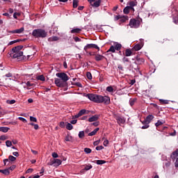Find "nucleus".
<instances>
[{
    "mask_svg": "<svg viewBox=\"0 0 178 178\" xmlns=\"http://www.w3.org/2000/svg\"><path fill=\"white\" fill-rule=\"evenodd\" d=\"M87 98L95 104H105V105H109L111 104V98L108 96H102L97 94H88Z\"/></svg>",
    "mask_w": 178,
    "mask_h": 178,
    "instance_id": "obj_1",
    "label": "nucleus"
},
{
    "mask_svg": "<svg viewBox=\"0 0 178 178\" xmlns=\"http://www.w3.org/2000/svg\"><path fill=\"white\" fill-rule=\"evenodd\" d=\"M22 49H23L22 45L15 47L8 52V55L13 59L17 58L19 60L22 56H23V51Z\"/></svg>",
    "mask_w": 178,
    "mask_h": 178,
    "instance_id": "obj_2",
    "label": "nucleus"
},
{
    "mask_svg": "<svg viewBox=\"0 0 178 178\" xmlns=\"http://www.w3.org/2000/svg\"><path fill=\"white\" fill-rule=\"evenodd\" d=\"M32 35L35 38H45L48 35V33L44 29H38L33 31Z\"/></svg>",
    "mask_w": 178,
    "mask_h": 178,
    "instance_id": "obj_3",
    "label": "nucleus"
},
{
    "mask_svg": "<svg viewBox=\"0 0 178 178\" xmlns=\"http://www.w3.org/2000/svg\"><path fill=\"white\" fill-rule=\"evenodd\" d=\"M154 120V115H149L146 117V118L143 120L141 121V123L144 124L141 127L143 129H148L149 127V124L151 123V121Z\"/></svg>",
    "mask_w": 178,
    "mask_h": 178,
    "instance_id": "obj_4",
    "label": "nucleus"
},
{
    "mask_svg": "<svg viewBox=\"0 0 178 178\" xmlns=\"http://www.w3.org/2000/svg\"><path fill=\"white\" fill-rule=\"evenodd\" d=\"M140 20L136 19H131L129 21V26L131 29H138L140 27Z\"/></svg>",
    "mask_w": 178,
    "mask_h": 178,
    "instance_id": "obj_5",
    "label": "nucleus"
},
{
    "mask_svg": "<svg viewBox=\"0 0 178 178\" xmlns=\"http://www.w3.org/2000/svg\"><path fill=\"white\" fill-rule=\"evenodd\" d=\"M92 48H95V49H97L98 51H99V47H98V45L95 44H88L84 47L83 49L85 52L88 53V51H90V49H92Z\"/></svg>",
    "mask_w": 178,
    "mask_h": 178,
    "instance_id": "obj_6",
    "label": "nucleus"
},
{
    "mask_svg": "<svg viewBox=\"0 0 178 178\" xmlns=\"http://www.w3.org/2000/svg\"><path fill=\"white\" fill-rule=\"evenodd\" d=\"M56 76L57 77H59V79H61L60 80L64 81L65 83L67 81V80H69V76L65 72L57 73Z\"/></svg>",
    "mask_w": 178,
    "mask_h": 178,
    "instance_id": "obj_7",
    "label": "nucleus"
},
{
    "mask_svg": "<svg viewBox=\"0 0 178 178\" xmlns=\"http://www.w3.org/2000/svg\"><path fill=\"white\" fill-rule=\"evenodd\" d=\"M54 83L57 87H65V81H63L60 79H55Z\"/></svg>",
    "mask_w": 178,
    "mask_h": 178,
    "instance_id": "obj_8",
    "label": "nucleus"
},
{
    "mask_svg": "<svg viewBox=\"0 0 178 178\" xmlns=\"http://www.w3.org/2000/svg\"><path fill=\"white\" fill-rule=\"evenodd\" d=\"M140 44H137L134 47V49L135 51H140V49H141L144 45V40L140 39Z\"/></svg>",
    "mask_w": 178,
    "mask_h": 178,
    "instance_id": "obj_9",
    "label": "nucleus"
},
{
    "mask_svg": "<svg viewBox=\"0 0 178 178\" xmlns=\"http://www.w3.org/2000/svg\"><path fill=\"white\" fill-rule=\"evenodd\" d=\"M137 3H138L137 1L134 0V1H130L129 2H128L127 5L130 8H131L133 12H134V6H137Z\"/></svg>",
    "mask_w": 178,
    "mask_h": 178,
    "instance_id": "obj_10",
    "label": "nucleus"
},
{
    "mask_svg": "<svg viewBox=\"0 0 178 178\" xmlns=\"http://www.w3.org/2000/svg\"><path fill=\"white\" fill-rule=\"evenodd\" d=\"M116 120L120 126H122V124H124V123H126V119H124L123 117H117Z\"/></svg>",
    "mask_w": 178,
    "mask_h": 178,
    "instance_id": "obj_11",
    "label": "nucleus"
},
{
    "mask_svg": "<svg viewBox=\"0 0 178 178\" xmlns=\"http://www.w3.org/2000/svg\"><path fill=\"white\" fill-rule=\"evenodd\" d=\"M101 2H102V0H95V1L90 5L92 8H99V6H101Z\"/></svg>",
    "mask_w": 178,
    "mask_h": 178,
    "instance_id": "obj_12",
    "label": "nucleus"
},
{
    "mask_svg": "<svg viewBox=\"0 0 178 178\" xmlns=\"http://www.w3.org/2000/svg\"><path fill=\"white\" fill-rule=\"evenodd\" d=\"M23 31H24V27H22L19 29L11 31L10 33H12V34H22Z\"/></svg>",
    "mask_w": 178,
    "mask_h": 178,
    "instance_id": "obj_13",
    "label": "nucleus"
},
{
    "mask_svg": "<svg viewBox=\"0 0 178 178\" xmlns=\"http://www.w3.org/2000/svg\"><path fill=\"white\" fill-rule=\"evenodd\" d=\"M98 119H99V115H95L88 118V122H97V120H98Z\"/></svg>",
    "mask_w": 178,
    "mask_h": 178,
    "instance_id": "obj_14",
    "label": "nucleus"
},
{
    "mask_svg": "<svg viewBox=\"0 0 178 178\" xmlns=\"http://www.w3.org/2000/svg\"><path fill=\"white\" fill-rule=\"evenodd\" d=\"M95 60L97 62H99V60H103V59H105V56L101 55V54H96L95 57Z\"/></svg>",
    "mask_w": 178,
    "mask_h": 178,
    "instance_id": "obj_15",
    "label": "nucleus"
},
{
    "mask_svg": "<svg viewBox=\"0 0 178 178\" xmlns=\"http://www.w3.org/2000/svg\"><path fill=\"white\" fill-rule=\"evenodd\" d=\"M81 31H82V29H79V28L74 29L71 30L72 34H80V33H81Z\"/></svg>",
    "mask_w": 178,
    "mask_h": 178,
    "instance_id": "obj_16",
    "label": "nucleus"
},
{
    "mask_svg": "<svg viewBox=\"0 0 178 178\" xmlns=\"http://www.w3.org/2000/svg\"><path fill=\"white\" fill-rule=\"evenodd\" d=\"M34 86H35V85L30 81L26 82V88H27V90H31V88H33V87Z\"/></svg>",
    "mask_w": 178,
    "mask_h": 178,
    "instance_id": "obj_17",
    "label": "nucleus"
},
{
    "mask_svg": "<svg viewBox=\"0 0 178 178\" xmlns=\"http://www.w3.org/2000/svg\"><path fill=\"white\" fill-rule=\"evenodd\" d=\"M124 55L125 56H131V55H133V51H131V49H127L125 50V52H124Z\"/></svg>",
    "mask_w": 178,
    "mask_h": 178,
    "instance_id": "obj_18",
    "label": "nucleus"
},
{
    "mask_svg": "<svg viewBox=\"0 0 178 178\" xmlns=\"http://www.w3.org/2000/svg\"><path fill=\"white\" fill-rule=\"evenodd\" d=\"M144 62H145V60H144V58H137L135 63H136V65H141V63H144Z\"/></svg>",
    "mask_w": 178,
    "mask_h": 178,
    "instance_id": "obj_19",
    "label": "nucleus"
},
{
    "mask_svg": "<svg viewBox=\"0 0 178 178\" xmlns=\"http://www.w3.org/2000/svg\"><path fill=\"white\" fill-rule=\"evenodd\" d=\"M130 10H133L129 6H127L124 8L123 12L124 15H129L130 13Z\"/></svg>",
    "mask_w": 178,
    "mask_h": 178,
    "instance_id": "obj_20",
    "label": "nucleus"
},
{
    "mask_svg": "<svg viewBox=\"0 0 178 178\" xmlns=\"http://www.w3.org/2000/svg\"><path fill=\"white\" fill-rule=\"evenodd\" d=\"M59 40V38L58 36H51L48 38V41L50 42H52L54 41H58Z\"/></svg>",
    "mask_w": 178,
    "mask_h": 178,
    "instance_id": "obj_21",
    "label": "nucleus"
},
{
    "mask_svg": "<svg viewBox=\"0 0 178 178\" xmlns=\"http://www.w3.org/2000/svg\"><path fill=\"white\" fill-rule=\"evenodd\" d=\"M98 131H99V128H96L92 132L89 133L88 136H95V134H97Z\"/></svg>",
    "mask_w": 178,
    "mask_h": 178,
    "instance_id": "obj_22",
    "label": "nucleus"
},
{
    "mask_svg": "<svg viewBox=\"0 0 178 178\" xmlns=\"http://www.w3.org/2000/svg\"><path fill=\"white\" fill-rule=\"evenodd\" d=\"M62 165V161L60 159H54V166H59Z\"/></svg>",
    "mask_w": 178,
    "mask_h": 178,
    "instance_id": "obj_23",
    "label": "nucleus"
},
{
    "mask_svg": "<svg viewBox=\"0 0 178 178\" xmlns=\"http://www.w3.org/2000/svg\"><path fill=\"white\" fill-rule=\"evenodd\" d=\"M65 128L67 130H73V125L69 122L65 123Z\"/></svg>",
    "mask_w": 178,
    "mask_h": 178,
    "instance_id": "obj_24",
    "label": "nucleus"
},
{
    "mask_svg": "<svg viewBox=\"0 0 178 178\" xmlns=\"http://www.w3.org/2000/svg\"><path fill=\"white\" fill-rule=\"evenodd\" d=\"M114 48L116 51H120V49H122V44L119 43H115L114 44Z\"/></svg>",
    "mask_w": 178,
    "mask_h": 178,
    "instance_id": "obj_25",
    "label": "nucleus"
},
{
    "mask_svg": "<svg viewBox=\"0 0 178 178\" xmlns=\"http://www.w3.org/2000/svg\"><path fill=\"white\" fill-rule=\"evenodd\" d=\"M0 131H2L3 133H8V131H9V128L6 127H0Z\"/></svg>",
    "mask_w": 178,
    "mask_h": 178,
    "instance_id": "obj_26",
    "label": "nucleus"
},
{
    "mask_svg": "<svg viewBox=\"0 0 178 178\" xmlns=\"http://www.w3.org/2000/svg\"><path fill=\"white\" fill-rule=\"evenodd\" d=\"M95 163H97V165H104V163H106V161H105V160H97L95 161Z\"/></svg>",
    "mask_w": 178,
    "mask_h": 178,
    "instance_id": "obj_27",
    "label": "nucleus"
},
{
    "mask_svg": "<svg viewBox=\"0 0 178 178\" xmlns=\"http://www.w3.org/2000/svg\"><path fill=\"white\" fill-rule=\"evenodd\" d=\"M165 123V121L158 120L157 122L155 124L156 127H159V126H162Z\"/></svg>",
    "mask_w": 178,
    "mask_h": 178,
    "instance_id": "obj_28",
    "label": "nucleus"
},
{
    "mask_svg": "<svg viewBox=\"0 0 178 178\" xmlns=\"http://www.w3.org/2000/svg\"><path fill=\"white\" fill-rule=\"evenodd\" d=\"M53 30L50 31V33H52L53 34H55V33H58V26H52Z\"/></svg>",
    "mask_w": 178,
    "mask_h": 178,
    "instance_id": "obj_29",
    "label": "nucleus"
},
{
    "mask_svg": "<svg viewBox=\"0 0 178 178\" xmlns=\"http://www.w3.org/2000/svg\"><path fill=\"white\" fill-rule=\"evenodd\" d=\"M37 79L40 80V81H45V76H44V75H40L37 76Z\"/></svg>",
    "mask_w": 178,
    "mask_h": 178,
    "instance_id": "obj_30",
    "label": "nucleus"
},
{
    "mask_svg": "<svg viewBox=\"0 0 178 178\" xmlns=\"http://www.w3.org/2000/svg\"><path fill=\"white\" fill-rule=\"evenodd\" d=\"M77 6H79V1L73 0V8H76Z\"/></svg>",
    "mask_w": 178,
    "mask_h": 178,
    "instance_id": "obj_31",
    "label": "nucleus"
},
{
    "mask_svg": "<svg viewBox=\"0 0 178 178\" xmlns=\"http://www.w3.org/2000/svg\"><path fill=\"white\" fill-rule=\"evenodd\" d=\"M47 165H49V166H52V165H54V166H55V160L54 159H50V161L47 163Z\"/></svg>",
    "mask_w": 178,
    "mask_h": 178,
    "instance_id": "obj_32",
    "label": "nucleus"
},
{
    "mask_svg": "<svg viewBox=\"0 0 178 178\" xmlns=\"http://www.w3.org/2000/svg\"><path fill=\"white\" fill-rule=\"evenodd\" d=\"M86 109H82L78 113V115H79V116H83V115L86 114Z\"/></svg>",
    "mask_w": 178,
    "mask_h": 178,
    "instance_id": "obj_33",
    "label": "nucleus"
},
{
    "mask_svg": "<svg viewBox=\"0 0 178 178\" xmlns=\"http://www.w3.org/2000/svg\"><path fill=\"white\" fill-rule=\"evenodd\" d=\"M136 101H137V99H131L129 100V104L131 106H133V105H134V104L136 103Z\"/></svg>",
    "mask_w": 178,
    "mask_h": 178,
    "instance_id": "obj_34",
    "label": "nucleus"
},
{
    "mask_svg": "<svg viewBox=\"0 0 178 178\" xmlns=\"http://www.w3.org/2000/svg\"><path fill=\"white\" fill-rule=\"evenodd\" d=\"M115 46H111V47L109 48V49L107 51V52H113L115 53Z\"/></svg>",
    "mask_w": 178,
    "mask_h": 178,
    "instance_id": "obj_35",
    "label": "nucleus"
},
{
    "mask_svg": "<svg viewBox=\"0 0 178 178\" xmlns=\"http://www.w3.org/2000/svg\"><path fill=\"white\" fill-rule=\"evenodd\" d=\"M3 175H5L6 176H9V175H10V172L9 171V169L8 168L4 170Z\"/></svg>",
    "mask_w": 178,
    "mask_h": 178,
    "instance_id": "obj_36",
    "label": "nucleus"
},
{
    "mask_svg": "<svg viewBox=\"0 0 178 178\" xmlns=\"http://www.w3.org/2000/svg\"><path fill=\"white\" fill-rule=\"evenodd\" d=\"M161 104H163V105H168L169 104L168 100H163V99H160Z\"/></svg>",
    "mask_w": 178,
    "mask_h": 178,
    "instance_id": "obj_37",
    "label": "nucleus"
},
{
    "mask_svg": "<svg viewBox=\"0 0 178 178\" xmlns=\"http://www.w3.org/2000/svg\"><path fill=\"white\" fill-rule=\"evenodd\" d=\"M79 138H84V131H79Z\"/></svg>",
    "mask_w": 178,
    "mask_h": 178,
    "instance_id": "obj_38",
    "label": "nucleus"
},
{
    "mask_svg": "<svg viewBox=\"0 0 178 178\" xmlns=\"http://www.w3.org/2000/svg\"><path fill=\"white\" fill-rule=\"evenodd\" d=\"M91 149L88 148V147H86L84 149V152H86V154H91Z\"/></svg>",
    "mask_w": 178,
    "mask_h": 178,
    "instance_id": "obj_39",
    "label": "nucleus"
},
{
    "mask_svg": "<svg viewBox=\"0 0 178 178\" xmlns=\"http://www.w3.org/2000/svg\"><path fill=\"white\" fill-rule=\"evenodd\" d=\"M86 76H87L88 80H91L92 79V75L91 74V72H88L86 73Z\"/></svg>",
    "mask_w": 178,
    "mask_h": 178,
    "instance_id": "obj_40",
    "label": "nucleus"
},
{
    "mask_svg": "<svg viewBox=\"0 0 178 178\" xmlns=\"http://www.w3.org/2000/svg\"><path fill=\"white\" fill-rule=\"evenodd\" d=\"M106 91L108 92H113V88L112 86H108L106 88Z\"/></svg>",
    "mask_w": 178,
    "mask_h": 178,
    "instance_id": "obj_41",
    "label": "nucleus"
},
{
    "mask_svg": "<svg viewBox=\"0 0 178 178\" xmlns=\"http://www.w3.org/2000/svg\"><path fill=\"white\" fill-rule=\"evenodd\" d=\"M9 160L11 161V162H15V161H16V157L10 155L8 157Z\"/></svg>",
    "mask_w": 178,
    "mask_h": 178,
    "instance_id": "obj_42",
    "label": "nucleus"
},
{
    "mask_svg": "<svg viewBox=\"0 0 178 178\" xmlns=\"http://www.w3.org/2000/svg\"><path fill=\"white\" fill-rule=\"evenodd\" d=\"M84 169H85V170H90V169H92V165H91V164L86 165Z\"/></svg>",
    "mask_w": 178,
    "mask_h": 178,
    "instance_id": "obj_43",
    "label": "nucleus"
},
{
    "mask_svg": "<svg viewBox=\"0 0 178 178\" xmlns=\"http://www.w3.org/2000/svg\"><path fill=\"white\" fill-rule=\"evenodd\" d=\"M30 121L31 122H35V123H37V118L35 117L31 116L30 117Z\"/></svg>",
    "mask_w": 178,
    "mask_h": 178,
    "instance_id": "obj_44",
    "label": "nucleus"
},
{
    "mask_svg": "<svg viewBox=\"0 0 178 178\" xmlns=\"http://www.w3.org/2000/svg\"><path fill=\"white\" fill-rule=\"evenodd\" d=\"M6 147H12V141L10 140L6 141Z\"/></svg>",
    "mask_w": 178,
    "mask_h": 178,
    "instance_id": "obj_45",
    "label": "nucleus"
},
{
    "mask_svg": "<svg viewBox=\"0 0 178 178\" xmlns=\"http://www.w3.org/2000/svg\"><path fill=\"white\" fill-rule=\"evenodd\" d=\"M19 120H21V122H23V123H27V120L25 118H23L22 117L18 118Z\"/></svg>",
    "mask_w": 178,
    "mask_h": 178,
    "instance_id": "obj_46",
    "label": "nucleus"
},
{
    "mask_svg": "<svg viewBox=\"0 0 178 178\" xmlns=\"http://www.w3.org/2000/svg\"><path fill=\"white\" fill-rule=\"evenodd\" d=\"M108 144H109V140H108V139L104 140L103 145H104V147H108Z\"/></svg>",
    "mask_w": 178,
    "mask_h": 178,
    "instance_id": "obj_47",
    "label": "nucleus"
},
{
    "mask_svg": "<svg viewBox=\"0 0 178 178\" xmlns=\"http://www.w3.org/2000/svg\"><path fill=\"white\" fill-rule=\"evenodd\" d=\"M20 41H22V40H14V41H11L10 42V45H12L13 44H15V42H20Z\"/></svg>",
    "mask_w": 178,
    "mask_h": 178,
    "instance_id": "obj_48",
    "label": "nucleus"
},
{
    "mask_svg": "<svg viewBox=\"0 0 178 178\" xmlns=\"http://www.w3.org/2000/svg\"><path fill=\"white\" fill-rule=\"evenodd\" d=\"M73 86H76V87H83L80 82H76L73 84Z\"/></svg>",
    "mask_w": 178,
    "mask_h": 178,
    "instance_id": "obj_49",
    "label": "nucleus"
},
{
    "mask_svg": "<svg viewBox=\"0 0 178 178\" xmlns=\"http://www.w3.org/2000/svg\"><path fill=\"white\" fill-rule=\"evenodd\" d=\"M0 140L5 141V140H8V137H6V136H0Z\"/></svg>",
    "mask_w": 178,
    "mask_h": 178,
    "instance_id": "obj_50",
    "label": "nucleus"
},
{
    "mask_svg": "<svg viewBox=\"0 0 178 178\" xmlns=\"http://www.w3.org/2000/svg\"><path fill=\"white\" fill-rule=\"evenodd\" d=\"M51 156H53L54 158H58L59 155H58V153L56 152H53L51 154Z\"/></svg>",
    "mask_w": 178,
    "mask_h": 178,
    "instance_id": "obj_51",
    "label": "nucleus"
},
{
    "mask_svg": "<svg viewBox=\"0 0 178 178\" xmlns=\"http://www.w3.org/2000/svg\"><path fill=\"white\" fill-rule=\"evenodd\" d=\"M96 149H97V151H101V149H104V146H102V145L97 146V147H96Z\"/></svg>",
    "mask_w": 178,
    "mask_h": 178,
    "instance_id": "obj_52",
    "label": "nucleus"
},
{
    "mask_svg": "<svg viewBox=\"0 0 178 178\" xmlns=\"http://www.w3.org/2000/svg\"><path fill=\"white\" fill-rule=\"evenodd\" d=\"M34 172V169L33 168H29L26 171V173H33Z\"/></svg>",
    "mask_w": 178,
    "mask_h": 178,
    "instance_id": "obj_53",
    "label": "nucleus"
},
{
    "mask_svg": "<svg viewBox=\"0 0 178 178\" xmlns=\"http://www.w3.org/2000/svg\"><path fill=\"white\" fill-rule=\"evenodd\" d=\"M60 127H61V129H65V122H60L59 124Z\"/></svg>",
    "mask_w": 178,
    "mask_h": 178,
    "instance_id": "obj_54",
    "label": "nucleus"
},
{
    "mask_svg": "<svg viewBox=\"0 0 178 178\" xmlns=\"http://www.w3.org/2000/svg\"><path fill=\"white\" fill-rule=\"evenodd\" d=\"M74 40L75 42H79L80 41H81V39H80V38H79V37L74 38Z\"/></svg>",
    "mask_w": 178,
    "mask_h": 178,
    "instance_id": "obj_55",
    "label": "nucleus"
},
{
    "mask_svg": "<svg viewBox=\"0 0 178 178\" xmlns=\"http://www.w3.org/2000/svg\"><path fill=\"white\" fill-rule=\"evenodd\" d=\"M17 16H20V13H15L14 15H13L14 19H17Z\"/></svg>",
    "mask_w": 178,
    "mask_h": 178,
    "instance_id": "obj_56",
    "label": "nucleus"
},
{
    "mask_svg": "<svg viewBox=\"0 0 178 178\" xmlns=\"http://www.w3.org/2000/svg\"><path fill=\"white\" fill-rule=\"evenodd\" d=\"M8 103L10 104V105H12V104L16 103V100H15V99L10 100V101H8Z\"/></svg>",
    "mask_w": 178,
    "mask_h": 178,
    "instance_id": "obj_57",
    "label": "nucleus"
},
{
    "mask_svg": "<svg viewBox=\"0 0 178 178\" xmlns=\"http://www.w3.org/2000/svg\"><path fill=\"white\" fill-rule=\"evenodd\" d=\"M86 54H88L89 56H94V55H95V53L92 51H88V53Z\"/></svg>",
    "mask_w": 178,
    "mask_h": 178,
    "instance_id": "obj_58",
    "label": "nucleus"
},
{
    "mask_svg": "<svg viewBox=\"0 0 178 178\" xmlns=\"http://www.w3.org/2000/svg\"><path fill=\"white\" fill-rule=\"evenodd\" d=\"M168 136H176V130H174L173 133H170Z\"/></svg>",
    "mask_w": 178,
    "mask_h": 178,
    "instance_id": "obj_59",
    "label": "nucleus"
},
{
    "mask_svg": "<svg viewBox=\"0 0 178 178\" xmlns=\"http://www.w3.org/2000/svg\"><path fill=\"white\" fill-rule=\"evenodd\" d=\"M13 76V74L12 73H8V74H6L5 76H3V77H12Z\"/></svg>",
    "mask_w": 178,
    "mask_h": 178,
    "instance_id": "obj_60",
    "label": "nucleus"
},
{
    "mask_svg": "<svg viewBox=\"0 0 178 178\" xmlns=\"http://www.w3.org/2000/svg\"><path fill=\"white\" fill-rule=\"evenodd\" d=\"M71 124H76L77 123V120H73L70 121Z\"/></svg>",
    "mask_w": 178,
    "mask_h": 178,
    "instance_id": "obj_61",
    "label": "nucleus"
},
{
    "mask_svg": "<svg viewBox=\"0 0 178 178\" xmlns=\"http://www.w3.org/2000/svg\"><path fill=\"white\" fill-rule=\"evenodd\" d=\"M70 140H72V137H70V136L65 137V141H70Z\"/></svg>",
    "mask_w": 178,
    "mask_h": 178,
    "instance_id": "obj_62",
    "label": "nucleus"
},
{
    "mask_svg": "<svg viewBox=\"0 0 178 178\" xmlns=\"http://www.w3.org/2000/svg\"><path fill=\"white\" fill-rule=\"evenodd\" d=\"M175 165V168H178V158H177Z\"/></svg>",
    "mask_w": 178,
    "mask_h": 178,
    "instance_id": "obj_63",
    "label": "nucleus"
},
{
    "mask_svg": "<svg viewBox=\"0 0 178 178\" xmlns=\"http://www.w3.org/2000/svg\"><path fill=\"white\" fill-rule=\"evenodd\" d=\"M29 178H40V175H35V176H33V177H29Z\"/></svg>",
    "mask_w": 178,
    "mask_h": 178,
    "instance_id": "obj_64",
    "label": "nucleus"
}]
</instances>
